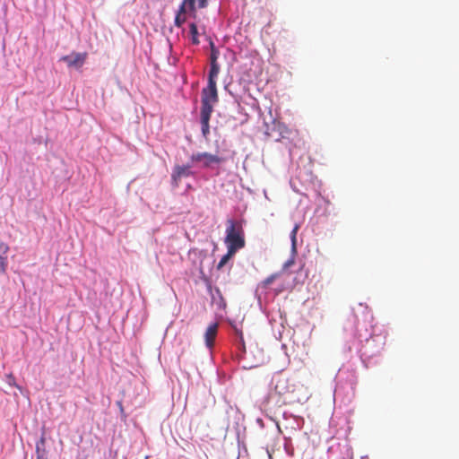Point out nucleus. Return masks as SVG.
Wrapping results in <instances>:
<instances>
[{
    "mask_svg": "<svg viewBox=\"0 0 459 459\" xmlns=\"http://www.w3.org/2000/svg\"><path fill=\"white\" fill-rule=\"evenodd\" d=\"M226 236L224 242L227 248L238 251L246 245L245 234L240 221L229 219L226 221Z\"/></svg>",
    "mask_w": 459,
    "mask_h": 459,
    "instance_id": "1",
    "label": "nucleus"
},
{
    "mask_svg": "<svg viewBox=\"0 0 459 459\" xmlns=\"http://www.w3.org/2000/svg\"><path fill=\"white\" fill-rule=\"evenodd\" d=\"M193 163H201L204 169L211 168L213 164H220L224 161L222 157L209 152H196L190 157Z\"/></svg>",
    "mask_w": 459,
    "mask_h": 459,
    "instance_id": "2",
    "label": "nucleus"
},
{
    "mask_svg": "<svg viewBox=\"0 0 459 459\" xmlns=\"http://www.w3.org/2000/svg\"><path fill=\"white\" fill-rule=\"evenodd\" d=\"M212 103H208L207 100L202 102L200 119L202 126V134L204 138H207L210 134V118L213 111Z\"/></svg>",
    "mask_w": 459,
    "mask_h": 459,
    "instance_id": "3",
    "label": "nucleus"
},
{
    "mask_svg": "<svg viewBox=\"0 0 459 459\" xmlns=\"http://www.w3.org/2000/svg\"><path fill=\"white\" fill-rule=\"evenodd\" d=\"M87 56L86 52H72L70 55L62 56L60 60L65 62L69 67L80 68L85 63Z\"/></svg>",
    "mask_w": 459,
    "mask_h": 459,
    "instance_id": "4",
    "label": "nucleus"
},
{
    "mask_svg": "<svg viewBox=\"0 0 459 459\" xmlns=\"http://www.w3.org/2000/svg\"><path fill=\"white\" fill-rule=\"evenodd\" d=\"M192 175L193 172L191 171L190 164L175 166L171 174V179L174 186H178L183 178H187Z\"/></svg>",
    "mask_w": 459,
    "mask_h": 459,
    "instance_id": "5",
    "label": "nucleus"
},
{
    "mask_svg": "<svg viewBox=\"0 0 459 459\" xmlns=\"http://www.w3.org/2000/svg\"><path fill=\"white\" fill-rule=\"evenodd\" d=\"M207 100L208 103L215 104L218 101L217 84H209L202 91L201 102Z\"/></svg>",
    "mask_w": 459,
    "mask_h": 459,
    "instance_id": "6",
    "label": "nucleus"
},
{
    "mask_svg": "<svg viewBox=\"0 0 459 459\" xmlns=\"http://www.w3.org/2000/svg\"><path fill=\"white\" fill-rule=\"evenodd\" d=\"M219 325L213 323L210 325L204 333L205 344L208 348H212L214 344L215 338L217 336Z\"/></svg>",
    "mask_w": 459,
    "mask_h": 459,
    "instance_id": "7",
    "label": "nucleus"
},
{
    "mask_svg": "<svg viewBox=\"0 0 459 459\" xmlns=\"http://www.w3.org/2000/svg\"><path fill=\"white\" fill-rule=\"evenodd\" d=\"M189 12L193 18H196V6L193 0H183L177 14L186 15Z\"/></svg>",
    "mask_w": 459,
    "mask_h": 459,
    "instance_id": "8",
    "label": "nucleus"
},
{
    "mask_svg": "<svg viewBox=\"0 0 459 459\" xmlns=\"http://www.w3.org/2000/svg\"><path fill=\"white\" fill-rule=\"evenodd\" d=\"M9 246L4 242H0V273H5L7 268V253Z\"/></svg>",
    "mask_w": 459,
    "mask_h": 459,
    "instance_id": "9",
    "label": "nucleus"
},
{
    "mask_svg": "<svg viewBox=\"0 0 459 459\" xmlns=\"http://www.w3.org/2000/svg\"><path fill=\"white\" fill-rule=\"evenodd\" d=\"M210 66L208 83L216 84V78L220 73V65L219 64H210Z\"/></svg>",
    "mask_w": 459,
    "mask_h": 459,
    "instance_id": "10",
    "label": "nucleus"
},
{
    "mask_svg": "<svg viewBox=\"0 0 459 459\" xmlns=\"http://www.w3.org/2000/svg\"><path fill=\"white\" fill-rule=\"evenodd\" d=\"M45 437H41L39 441L36 444L37 459H48L47 452L45 449Z\"/></svg>",
    "mask_w": 459,
    "mask_h": 459,
    "instance_id": "11",
    "label": "nucleus"
},
{
    "mask_svg": "<svg viewBox=\"0 0 459 459\" xmlns=\"http://www.w3.org/2000/svg\"><path fill=\"white\" fill-rule=\"evenodd\" d=\"M227 253L221 258L220 262L217 264V269L221 270L222 267L233 257L237 251L227 248Z\"/></svg>",
    "mask_w": 459,
    "mask_h": 459,
    "instance_id": "12",
    "label": "nucleus"
},
{
    "mask_svg": "<svg viewBox=\"0 0 459 459\" xmlns=\"http://www.w3.org/2000/svg\"><path fill=\"white\" fill-rule=\"evenodd\" d=\"M189 33L191 36V41L194 45H199L200 40L198 38V29L195 23L192 22L189 24Z\"/></svg>",
    "mask_w": 459,
    "mask_h": 459,
    "instance_id": "13",
    "label": "nucleus"
},
{
    "mask_svg": "<svg viewBox=\"0 0 459 459\" xmlns=\"http://www.w3.org/2000/svg\"><path fill=\"white\" fill-rule=\"evenodd\" d=\"M210 46H211L210 64H218V58L220 56V52L215 48L213 42H211Z\"/></svg>",
    "mask_w": 459,
    "mask_h": 459,
    "instance_id": "14",
    "label": "nucleus"
},
{
    "mask_svg": "<svg viewBox=\"0 0 459 459\" xmlns=\"http://www.w3.org/2000/svg\"><path fill=\"white\" fill-rule=\"evenodd\" d=\"M186 15L177 14L175 17L174 24L176 27L181 28L182 25L186 22Z\"/></svg>",
    "mask_w": 459,
    "mask_h": 459,
    "instance_id": "15",
    "label": "nucleus"
},
{
    "mask_svg": "<svg viewBox=\"0 0 459 459\" xmlns=\"http://www.w3.org/2000/svg\"><path fill=\"white\" fill-rule=\"evenodd\" d=\"M281 275V273H275L272 275H270L269 277H267L264 281V286H269L270 284H272L273 282V281L275 279H277L278 277H280Z\"/></svg>",
    "mask_w": 459,
    "mask_h": 459,
    "instance_id": "16",
    "label": "nucleus"
},
{
    "mask_svg": "<svg viewBox=\"0 0 459 459\" xmlns=\"http://www.w3.org/2000/svg\"><path fill=\"white\" fill-rule=\"evenodd\" d=\"M299 229V224H296L290 233V238H291V242H292V246H293V248L295 249V245H296V236H297V232Z\"/></svg>",
    "mask_w": 459,
    "mask_h": 459,
    "instance_id": "17",
    "label": "nucleus"
},
{
    "mask_svg": "<svg viewBox=\"0 0 459 459\" xmlns=\"http://www.w3.org/2000/svg\"><path fill=\"white\" fill-rule=\"evenodd\" d=\"M295 264V258L291 256L290 259H288L282 265V270H287L290 267H291Z\"/></svg>",
    "mask_w": 459,
    "mask_h": 459,
    "instance_id": "18",
    "label": "nucleus"
},
{
    "mask_svg": "<svg viewBox=\"0 0 459 459\" xmlns=\"http://www.w3.org/2000/svg\"><path fill=\"white\" fill-rule=\"evenodd\" d=\"M194 4H195L196 0H193ZM209 0H197L198 8L203 9L205 8L208 5Z\"/></svg>",
    "mask_w": 459,
    "mask_h": 459,
    "instance_id": "19",
    "label": "nucleus"
},
{
    "mask_svg": "<svg viewBox=\"0 0 459 459\" xmlns=\"http://www.w3.org/2000/svg\"><path fill=\"white\" fill-rule=\"evenodd\" d=\"M237 333L239 335L241 341L243 340V336H242V332L241 331H237Z\"/></svg>",
    "mask_w": 459,
    "mask_h": 459,
    "instance_id": "20",
    "label": "nucleus"
},
{
    "mask_svg": "<svg viewBox=\"0 0 459 459\" xmlns=\"http://www.w3.org/2000/svg\"><path fill=\"white\" fill-rule=\"evenodd\" d=\"M8 377H9L10 379H13V378L12 375H9V376H8Z\"/></svg>",
    "mask_w": 459,
    "mask_h": 459,
    "instance_id": "21",
    "label": "nucleus"
}]
</instances>
